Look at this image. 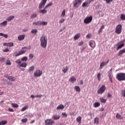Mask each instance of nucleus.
<instances>
[{
	"label": "nucleus",
	"mask_w": 125,
	"mask_h": 125,
	"mask_svg": "<svg viewBox=\"0 0 125 125\" xmlns=\"http://www.w3.org/2000/svg\"><path fill=\"white\" fill-rule=\"evenodd\" d=\"M41 46L43 48H46L47 45V37L45 35H42L40 38Z\"/></svg>",
	"instance_id": "nucleus-1"
},
{
	"label": "nucleus",
	"mask_w": 125,
	"mask_h": 125,
	"mask_svg": "<svg viewBox=\"0 0 125 125\" xmlns=\"http://www.w3.org/2000/svg\"><path fill=\"white\" fill-rule=\"evenodd\" d=\"M116 78L118 81H125V73H119L116 75Z\"/></svg>",
	"instance_id": "nucleus-2"
},
{
	"label": "nucleus",
	"mask_w": 125,
	"mask_h": 125,
	"mask_svg": "<svg viewBox=\"0 0 125 125\" xmlns=\"http://www.w3.org/2000/svg\"><path fill=\"white\" fill-rule=\"evenodd\" d=\"M29 49L27 47H23L22 48L21 50L19 52V53L16 54V56H19V55H21V54H24Z\"/></svg>",
	"instance_id": "nucleus-3"
},
{
	"label": "nucleus",
	"mask_w": 125,
	"mask_h": 125,
	"mask_svg": "<svg viewBox=\"0 0 125 125\" xmlns=\"http://www.w3.org/2000/svg\"><path fill=\"white\" fill-rule=\"evenodd\" d=\"M122 29H123V27L121 24L117 25L115 29V33H116V34L118 35H120V34L122 33Z\"/></svg>",
	"instance_id": "nucleus-4"
},
{
	"label": "nucleus",
	"mask_w": 125,
	"mask_h": 125,
	"mask_svg": "<svg viewBox=\"0 0 125 125\" xmlns=\"http://www.w3.org/2000/svg\"><path fill=\"white\" fill-rule=\"evenodd\" d=\"M82 1V0H75L73 2V6L74 7H79Z\"/></svg>",
	"instance_id": "nucleus-5"
},
{
	"label": "nucleus",
	"mask_w": 125,
	"mask_h": 125,
	"mask_svg": "<svg viewBox=\"0 0 125 125\" xmlns=\"http://www.w3.org/2000/svg\"><path fill=\"white\" fill-rule=\"evenodd\" d=\"M41 75H42V71L37 70L34 74V76L35 78H38V77H41Z\"/></svg>",
	"instance_id": "nucleus-6"
},
{
	"label": "nucleus",
	"mask_w": 125,
	"mask_h": 125,
	"mask_svg": "<svg viewBox=\"0 0 125 125\" xmlns=\"http://www.w3.org/2000/svg\"><path fill=\"white\" fill-rule=\"evenodd\" d=\"M91 21H92V16H90L89 17H86L84 20L83 22L85 23V24H89Z\"/></svg>",
	"instance_id": "nucleus-7"
},
{
	"label": "nucleus",
	"mask_w": 125,
	"mask_h": 125,
	"mask_svg": "<svg viewBox=\"0 0 125 125\" xmlns=\"http://www.w3.org/2000/svg\"><path fill=\"white\" fill-rule=\"evenodd\" d=\"M106 89V87H105V85H103L102 86V87L98 90L97 93L99 94H102L105 91V90Z\"/></svg>",
	"instance_id": "nucleus-8"
},
{
	"label": "nucleus",
	"mask_w": 125,
	"mask_h": 125,
	"mask_svg": "<svg viewBox=\"0 0 125 125\" xmlns=\"http://www.w3.org/2000/svg\"><path fill=\"white\" fill-rule=\"evenodd\" d=\"M45 124L46 125H52L54 124V121L51 119H47L45 121Z\"/></svg>",
	"instance_id": "nucleus-9"
},
{
	"label": "nucleus",
	"mask_w": 125,
	"mask_h": 125,
	"mask_svg": "<svg viewBox=\"0 0 125 125\" xmlns=\"http://www.w3.org/2000/svg\"><path fill=\"white\" fill-rule=\"evenodd\" d=\"M108 77H109V79L110 81V82L112 83H113V80H112V79H113V74H112V69H111L109 71H108Z\"/></svg>",
	"instance_id": "nucleus-10"
},
{
	"label": "nucleus",
	"mask_w": 125,
	"mask_h": 125,
	"mask_svg": "<svg viewBox=\"0 0 125 125\" xmlns=\"http://www.w3.org/2000/svg\"><path fill=\"white\" fill-rule=\"evenodd\" d=\"M109 61H110V60H108L106 62H102L100 64V69H102L103 67H104V66H106V65H107L109 63Z\"/></svg>",
	"instance_id": "nucleus-11"
},
{
	"label": "nucleus",
	"mask_w": 125,
	"mask_h": 125,
	"mask_svg": "<svg viewBox=\"0 0 125 125\" xmlns=\"http://www.w3.org/2000/svg\"><path fill=\"white\" fill-rule=\"evenodd\" d=\"M25 37H26L25 35H20L18 37V40L20 41V42H21V41H23L24 39H25Z\"/></svg>",
	"instance_id": "nucleus-12"
},
{
	"label": "nucleus",
	"mask_w": 125,
	"mask_h": 125,
	"mask_svg": "<svg viewBox=\"0 0 125 125\" xmlns=\"http://www.w3.org/2000/svg\"><path fill=\"white\" fill-rule=\"evenodd\" d=\"M117 46H118L117 50H119V49H121V48H122L125 46V43H121L119 44V42L117 43Z\"/></svg>",
	"instance_id": "nucleus-13"
},
{
	"label": "nucleus",
	"mask_w": 125,
	"mask_h": 125,
	"mask_svg": "<svg viewBox=\"0 0 125 125\" xmlns=\"http://www.w3.org/2000/svg\"><path fill=\"white\" fill-rule=\"evenodd\" d=\"M89 44L91 46V47L94 48V47L96 45L95 42H94V41H91L89 42Z\"/></svg>",
	"instance_id": "nucleus-14"
},
{
	"label": "nucleus",
	"mask_w": 125,
	"mask_h": 125,
	"mask_svg": "<svg viewBox=\"0 0 125 125\" xmlns=\"http://www.w3.org/2000/svg\"><path fill=\"white\" fill-rule=\"evenodd\" d=\"M52 119L55 120H59V119H60V115L58 114H55L53 116V117H52Z\"/></svg>",
	"instance_id": "nucleus-15"
},
{
	"label": "nucleus",
	"mask_w": 125,
	"mask_h": 125,
	"mask_svg": "<svg viewBox=\"0 0 125 125\" xmlns=\"http://www.w3.org/2000/svg\"><path fill=\"white\" fill-rule=\"evenodd\" d=\"M6 77L8 80H9V81H11V82H15V78L13 76H8L6 75Z\"/></svg>",
	"instance_id": "nucleus-16"
},
{
	"label": "nucleus",
	"mask_w": 125,
	"mask_h": 125,
	"mask_svg": "<svg viewBox=\"0 0 125 125\" xmlns=\"http://www.w3.org/2000/svg\"><path fill=\"white\" fill-rule=\"evenodd\" d=\"M65 106L63 104H60L57 107V110H63Z\"/></svg>",
	"instance_id": "nucleus-17"
},
{
	"label": "nucleus",
	"mask_w": 125,
	"mask_h": 125,
	"mask_svg": "<svg viewBox=\"0 0 125 125\" xmlns=\"http://www.w3.org/2000/svg\"><path fill=\"white\" fill-rule=\"evenodd\" d=\"M124 53H125V48L123 49L122 50H121L118 54V56H121V55H123Z\"/></svg>",
	"instance_id": "nucleus-18"
},
{
	"label": "nucleus",
	"mask_w": 125,
	"mask_h": 125,
	"mask_svg": "<svg viewBox=\"0 0 125 125\" xmlns=\"http://www.w3.org/2000/svg\"><path fill=\"white\" fill-rule=\"evenodd\" d=\"M7 25V21H4L3 22L0 23V27H4Z\"/></svg>",
	"instance_id": "nucleus-19"
},
{
	"label": "nucleus",
	"mask_w": 125,
	"mask_h": 125,
	"mask_svg": "<svg viewBox=\"0 0 125 125\" xmlns=\"http://www.w3.org/2000/svg\"><path fill=\"white\" fill-rule=\"evenodd\" d=\"M77 81V79L74 76H72L70 79H69V81L70 82V83H74L75 82Z\"/></svg>",
	"instance_id": "nucleus-20"
},
{
	"label": "nucleus",
	"mask_w": 125,
	"mask_h": 125,
	"mask_svg": "<svg viewBox=\"0 0 125 125\" xmlns=\"http://www.w3.org/2000/svg\"><path fill=\"white\" fill-rule=\"evenodd\" d=\"M80 37H81V34L78 33L77 34H76L74 37V40H75V41H77V40H79V39H80Z\"/></svg>",
	"instance_id": "nucleus-21"
},
{
	"label": "nucleus",
	"mask_w": 125,
	"mask_h": 125,
	"mask_svg": "<svg viewBox=\"0 0 125 125\" xmlns=\"http://www.w3.org/2000/svg\"><path fill=\"white\" fill-rule=\"evenodd\" d=\"M20 67H23V68H26L27 67V62H22L19 64Z\"/></svg>",
	"instance_id": "nucleus-22"
},
{
	"label": "nucleus",
	"mask_w": 125,
	"mask_h": 125,
	"mask_svg": "<svg viewBox=\"0 0 125 125\" xmlns=\"http://www.w3.org/2000/svg\"><path fill=\"white\" fill-rule=\"evenodd\" d=\"M39 12H40V13H42L43 14H45V13H47V10L45 9H43L42 10H40Z\"/></svg>",
	"instance_id": "nucleus-23"
},
{
	"label": "nucleus",
	"mask_w": 125,
	"mask_h": 125,
	"mask_svg": "<svg viewBox=\"0 0 125 125\" xmlns=\"http://www.w3.org/2000/svg\"><path fill=\"white\" fill-rule=\"evenodd\" d=\"M40 25H42L43 26H45L47 25V22L46 21H39Z\"/></svg>",
	"instance_id": "nucleus-24"
},
{
	"label": "nucleus",
	"mask_w": 125,
	"mask_h": 125,
	"mask_svg": "<svg viewBox=\"0 0 125 125\" xmlns=\"http://www.w3.org/2000/svg\"><path fill=\"white\" fill-rule=\"evenodd\" d=\"M7 124V121L6 120H3L0 122V125H4Z\"/></svg>",
	"instance_id": "nucleus-25"
},
{
	"label": "nucleus",
	"mask_w": 125,
	"mask_h": 125,
	"mask_svg": "<svg viewBox=\"0 0 125 125\" xmlns=\"http://www.w3.org/2000/svg\"><path fill=\"white\" fill-rule=\"evenodd\" d=\"M14 18H15L14 16H11L8 17L7 18L6 20H7V21H11V20H12V19H14Z\"/></svg>",
	"instance_id": "nucleus-26"
},
{
	"label": "nucleus",
	"mask_w": 125,
	"mask_h": 125,
	"mask_svg": "<svg viewBox=\"0 0 125 125\" xmlns=\"http://www.w3.org/2000/svg\"><path fill=\"white\" fill-rule=\"evenodd\" d=\"M11 106L13 107V108H18V107H19V105L15 103H12Z\"/></svg>",
	"instance_id": "nucleus-27"
},
{
	"label": "nucleus",
	"mask_w": 125,
	"mask_h": 125,
	"mask_svg": "<svg viewBox=\"0 0 125 125\" xmlns=\"http://www.w3.org/2000/svg\"><path fill=\"white\" fill-rule=\"evenodd\" d=\"M0 36L1 37H3L5 39H7V38H8V35H7V34H4L2 33H0Z\"/></svg>",
	"instance_id": "nucleus-28"
},
{
	"label": "nucleus",
	"mask_w": 125,
	"mask_h": 125,
	"mask_svg": "<svg viewBox=\"0 0 125 125\" xmlns=\"http://www.w3.org/2000/svg\"><path fill=\"white\" fill-rule=\"evenodd\" d=\"M67 71H68V67L67 66L62 68V71L63 73H66Z\"/></svg>",
	"instance_id": "nucleus-29"
},
{
	"label": "nucleus",
	"mask_w": 125,
	"mask_h": 125,
	"mask_svg": "<svg viewBox=\"0 0 125 125\" xmlns=\"http://www.w3.org/2000/svg\"><path fill=\"white\" fill-rule=\"evenodd\" d=\"M76 120L78 122L79 124H81L82 123V117L81 116L78 117Z\"/></svg>",
	"instance_id": "nucleus-30"
},
{
	"label": "nucleus",
	"mask_w": 125,
	"mask_h": 125,
	"mask_svg": "<svg viewBox=\"0 0 125 125\" xmlns=\"http://www.w3.org/2000/svg\"><path fill=\"white\" fill-rule=\"evenodd\" d=\"M100 100L102 103H106V101H107V100L103 98H100Z\"/></svg>",
	"instance_id": "nucleus-31"
},
{
	"label": "nucleus",
	"mask_w": 125,
	"mask_h": 125,
	"mask_svg": "<svg viewBox=\"0 0 125 125\" xmlns=\"http://www.w3.org/2000/svg\"><path fill=\"white\" fill-rule=\"evenodd\" d=\"M100 106V103L97 102V103H95L94 104V106L95 107V108H97V107H99Z\"/></svg>",
	"instance_id": "nucleus-32"
},
{
	"label": "nucleus",
	"mask_w": 125,
	"mask_h": 125,
	"mask_svg": "<svg viewBox=\"0 0 125 125\" xmlns=\"http://www.w3.org/2000/svg\"><path fill=\"white\" fill-rule=\"evenodd\" d=\"M74 88L76 89V91H78V92L81 91V88H80V86H75Z\"/></svg>",
	"instance_id": "nucleus-33"
},
{
	"label": "nucleus",
	"mask_w": 125,
	"mask_h": 125,
	"mask_svg": "<svg viewBox=\"0 0 125 125\" xmlns=\"http://www.w3.org/2000/svg\"><path fill=\"white\" fill-rule=\"evenodd\" d=\"M104 25H102L100 30L98 31V34H100V33H102L103 29H104Z\"/></svg>",
	"instance_id": "nucleus-34"
},
{
	"label": "nucleus",
	"mask_w": 125,
	"mask_h": 125,
	"mask_svg": "<svg viewBox=\"0 0 125 125\" xmlns=\"http://www.w3.org/2000/svg\"><path fill=\"white\" fill-rule=\"evenodd\" d=\"M87 4H89V2H84L83 3L82 6L83 7H86V6H87Z\"/></svg>",
	"instance_id": "nucleus-35"
},
{
	"label": "nucleus",
	"mask_w": 125,
	"mask_h": 125,
	"mask_svg": "<svg viewBox=\"0 0 125 125\" xmlns=\"http://www.w3.org/2000/svg\"><path fill=\"white\" fill-rule=\"evenodd\" d=\"M5 61V58L4 57H0V62H3Z\"/></svg>",
	"instance_id": "nucleus-36"
},
{
	"label": "nucleus",
	"mask_w": 125,
	"mask_h": 125,
	"mask_svg": "<svg viewBox=\"0 0 125 125\" xmlns=\"http://www.w3.org/2000/svg\"><path fill=\"white\" fill-rule=\"evenodd\" d=\"M94 124H96L97 125V124H98V123H99V118H98L97 117L96 118L94 119Z\"/></svg>",
	"instance_id": "nucleus-37"
},
{
	"label": "nucleus",
	"mask_w": 125,
	"mask_h": 125,
	"mask_svg": "<svg viewBox=\"0 0 125 125\" xmlns=\"http://www.w3.org/2000/svg\"><path fill=\"white\" fill-rule=\"evenodd\" d=\"M35 97H39V98H41V97H42V95H37L35 96L33 95H32V99H33V98H35Z\"/></svg>",
	"instance_id": "nucleus-38"
},
{
	"label": "nucleus",
	"mask_w": 125,
	"mask_h": 125,
	"mask_svg": "<svg viewBox=\"0 0 125 125\" xmlns=\"http://www.w3.org/2000/svg\"><path fill=\"white\" fill-rule=\"evenodd\" d=\"M45 5H43V4H42V2H41L39 5V9H42V8L43 7H44Z\"/></svg>",
	"instance_id": "nucleus-39"
},
{
	"label": "nucleus",
	"mask_w": 125,
	"mask_h": 125,
	"mask_svg": "<svg viewBox=\"0 0 125 125\" xmlns=\"http://www.w3.org/2000/svg\"><path fill=\"white\" fill-rule=\"evenodd\" d=\"M52 2H50V3H49V4H47L45 6V7H44V8H45V9H46V8H47L48 7H50V6H51V5H52Z\"/></svg>",
	"instance_id": "nucleus-40"
},
{
	"label": "nucleus",
	"mask_w": 125,
	"mask_h": 125,
	"mask_svg": "<svg viewBox=\"0 0 125 125\" xmlns=\"http://www.w3.org/2000/svg\"><path fill=\"white\" fill-rule=\"evenodd\" d=\"M6 65H11V62H10V60L9 59L6 61Z\"/></svg>",
	"instance_id": "nucleus-41"
},
{
	"label": "nucleus",
	"mask_w": 125,
	"mask_h": 125,
	"mask_svg": "<svg viewBox=\"0 0 125 125\" xmlns=\"http://www.w3.org/2000/svg\"><path fill=\"white\" fill-rule=\"evenodd\" d=\"M14 44L13 43V42H9L8 43V46L9 47H11L12 46H14Z\"/></svg>",
	"instance_id": "nucleus-42"
},
{
	"label": "nucleus",
	"mask_w": 125,
	"mask_h": 125,
	"mask_svg": "<svg viewBox=\"0 0 125 125\" xmlns=\"http://www.w3.org/2000/svg\"><path fill=\"white\" fill-rule=\"evenodd\" d=\"M38 33V30L37 29H32V33L34 34V35H36Z\"/></svg>",
	"instance_id": "nucleus-43"
},
{
	"label": "nucleus",
	"mask_w": 125,
	"mask_h": 125,
	"mask_svg": "<svg viewBox=\"0 0 125 125\" xmlns=\"http://www.w3.org/2000/svg\"><path fill=\"white\" fill-rule=\"evenodd\" d=\"M116 118L118 120H122L123 119V118L122 117H121V115H120V114H119L118 113L116 115Z\"/></svg>",
	"instance_id": "nucleus-44"
},
{
	"label": "nucleus",
	"mask_w": 125,
	"mask_h": 125,
	"mask_svg": "<svg viewBox=\"0 0 125 125\" xmlns=\"http://www.w3.org/2000/svg\"><path fill=\"white\" fill-rule=\"evenodd\" d=\"M121 20L125 21V15L122 14L121 15Z\"/></svg>",
	"instance_id": "nucleus-45"
},
{
	"label": "nucleus",
	"mask_w": 125,
	"mask_h": 125,
	"mask_svg": "<svg viewBox=\"0 0 125 125\" xmlns=\"http://www.w3.org/2000/svg\"><path fill=\"white\" fill-rule=\"evenodd\" d=\"M27 60H28V58H27V57H23L21 59V61L26 62L27 61Z\"/></svg>",
	"instance_id": "nucleus-46"
},
{
	"label": "nucleus",
	"mask_w": 125,
	"mask_h": 125,
	"mask_svg": "<svg viewBox=\"0 0 125 125\" xmlns=\"http://www.w3.org/2000/svg\"><path fill=\"white\" fill-rule=\"evenodd\" d=\"M101 74H100V73H98L97 78H98V81H100V80H101Z\"/></svg>",
	"instance_id": "nucleus-47"
},
{
	"label": "nucleus",
	"mask_w": 125,
	"mask_h": 125,
	"mask_svg": "<svg viewBox=\"0 0 125 125\" xmlns=\"http://www.w3.org/2000/svg\"><path fill=\"white\" fill-rule=\"evenodd\" d=\"M28 109V106H24L21 109V112H24V111H25V110H27Z\"/></svg>",
	"instance_id": "nucleus-48"
},
{
	"label": "nucleus",
	"mask_w": 125,
	"mask_h": 125,
	"mask_svg": "<svg viewBox=\"0 0 125 125\" xmlns=\"http://www.w3.org/2000/svg\"><path fill=\"white\" fill-rule=\"evenodd\" d=\"M27 121H28V119L27 118L21 119V122L23 123H27Z\"/></svg>",
	"instance_id": "nucleus-49"
},
{
	"label": "nucleus",
	"mask_w": 125,
	"mask_h": 125,
	"mask_svg": "<svg viewBox=\"0 0 125 125\" xmlns=\"http://www.w3.org/2000/svg\"><path fill=\"white\" fill-rule=\"evenodd\" d=\"M47 0H42L41 3L43 4V5H45V3H46V1Z\"/></svg>",
	"instance_id": "nucleus-50"
},
{
	"label": "nucleus",
	"mask_w": 125,
	"mask_h": 125,
	"mask_svg": "<svg viewBox=\"0 0 125 125\" xmlns=\"http://www.w3.org/2000/svg\"><path fill=\"white\" fill-rule=\"evenodd\" d=\"M62 116H63V117H65V118H67V117H68V114H66L65 112H63L62 113Z\"/></svg>",
	"instance_id": "nucleus-51"
},
{
	"label": "nucleus",
	"mask_w": 125,
	"mask_h": 125,
	"mask_svg": "<svg viewBox=\"0 0 125 125\" xmlns=\"http://www.w3.org/2000/svg\"><path fill=\"white\" fill-rule=\"evenodd\" d=\"M122 95L123 96V97H125V90H122Z\"/></svg>",
	"instance_id": "nucleus-52"
},
{
	"label": "nucleus",
	"mask_w": 125,
	"mask_h": 125,
	"mask_svg": "<svg viewBox=\"0 0 125 125\" xmlns=\"http://www.w3.org/2000/svg\"><path fill=\"white\" fill-rule=\"evenodd\" d=\"M33 25H35L36 26H38V25H40V21H38L37 22H33Z\"/></svg>",
	"instance_id": "nucleus-53"
},
{
	"label": "nucleus",
	"mask_w": 125,
	"mask_h": 125,
	"mask_svg": "<svg viewBox=\"0 0 125 125\" xmlns=\"http://www.w3.org/2000/svg\"><path fill=\"white\" fill-rule=\"evenodd\" d=\"M65 12H66V10L65 9L62 11V17H64V16H65Z\"/></svg>",
	"instance_id": "nucleus-54"
},
{
	"label": "nucleus",
	"mask_w": 125,
	"mask_h": 125,
	"mask_svg": "<svg viewBox=\"0 0 125 125\" xmlns=\"http://www.w3.org/2000/svg\"><path fill=\"white\" fill-rule=\"evenodd\" d=\"M105 0L107 4H109L110 2H112L113 1V0Z\"/></svg>",
	"instance_id": "nucleus-55"
},
{
	"label": "nucleus",
	"mask_w": 125,
	"mask_h": 125,
	"mask_svg": "<svg viewBox=\"0 0 125 125\" xmlns=\"http://www.w3.org/2000/svg\"><path fill=\"white\" fill-rule=\"evenodd\" d=\"M125 40H121L120 42H118V44H121V43H125Z\"/></svg>",
	"instance_id": "nucleus-56"
},
{
	"label": "nucleus",
	"mask_w": 125,
	"mask_h": 125,
	"mask_svg": "<svg viewBox=\"0 0 125 125\" xmlns=\"http://www.w3.org/2000/svg\"><path fill=\"white\" fill-rule=\"evenodd\" d=\"M37 16H38V15L36 13H34L32 16V18H36V17H37Z\"/></svg>",
	"instance_id": "nucleus-57"
},
{
	"label": "nucleus",
	"mask_w": 125,
	"mask_h": 125,
	"mask_svg": "<svg viewBox=\"0 0 125 125\" xmlns=\"http://www.w3.org/2000/svg\"><path fill=\"white\" fill-rule=\"evenodd\" d=\"M3 52H8L9 51V49L8 48H6V49L3 50Z\"/></svg>",
	"instance_id": "nucleus-58"
},
{
	"label": "nucleus",
	"mask_w": 125,
	"mask_h": 125,
	"mask_svg": "<svg viewBox=\"0 0 125 125\" xmlns=\"http://www.w3.org/2000/svg\"><path fill=\"white\" fill-rule=\"evenodd\" d=\"M83 41H81L78 43L79 46H81V45H83Z\"/></svg>",
	"instance_id": "nucleus-59"
},
{
	"label": "nucleus",
	"mask_w": 125,
	"mask_h": 125,
	"mask_svg": "<svg viewBox=\"0 0 125 125\" xmlns=\"http://www.w3.org/2000/svg\"><path fill=\"white\" fill-rule=\"evenodd\" d=\"M7 85H11L12 84V82L11 81H9L7 82Z\"/></svg>",
	"instance_id": "nucleus-60"
},
{
	"label": "nucleus",
	"mask_w": 125,
	"mask_h": 125,
	"mask_svg": "<svg viewBox=\"0 0 125 125\" xmlns=\"http://www.w3.org/2000/svg\"><path fill=\"white\" fill-rule=\"evenodd\" d=\"M16 63H17L18 64H21V62L20 61V60H18L16 61Z\"/></svg>",
	"instance_id": "nucleus-61"
},
{
	"label": "nucleus",
	"mask_w": 125,
	"mask_h": 125,
	"mask_svg": "<svg viewBox=\"0 0 125 125\" xmlns=\"http://www.w3.org/2000/svg\"><path fill=\"white\" fill-rule=\"evenodd\" d=\"M64 21H65V19H61V20H60L59 22L60 23H63V22H64Z\"/></svg>",
	"instance_id": "nucleus-62"
},
{
	"label": "nucleus",
	"mask_w": 125,
	"mask_h": 125,
	"mask_svg": "<svg viewBox=\"0 0 125 125\" xmlns=\"http://www.w3.org/2000/svg\"><path fill=\"white\" fill-rule=\"evenodd\" d=\"M8 111H9V112H14V110H13V109H12V108H8Z\"/></svg>",
	"instance_id": "nucleus-63"
},
{
	"label": "nucleus",
	"mask_w": 125,
	"mask_h": 125,
	"mask_svg": "<svg viewBox=\"0 0 125 125\" xmlns=\"http://www.w3.org/2000/svg\"><path fill=\"white\" fill-rule=\"evenodd\" d=\"M107 97H108L109 98H111V97H112V94L108 93Z\"/></svg>",
	"instance_id": "nucleus-64"
}]
</instances>
